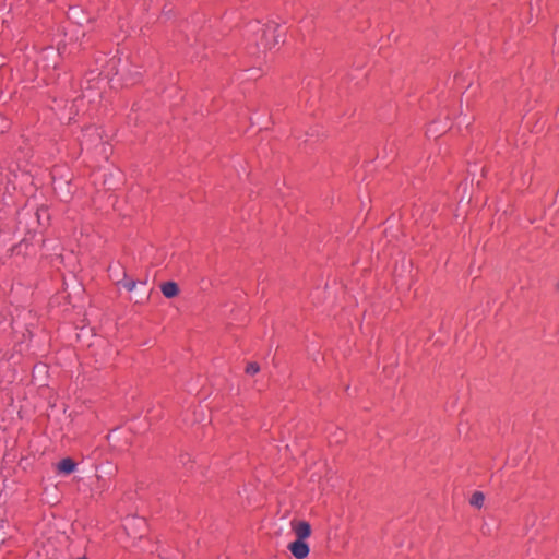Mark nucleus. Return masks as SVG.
<instances>
[{
	"mask_svg": "<svg viewBox=\"0 0 559 559\" xmlns=\"http://www.w3.org/2000/svg\"><path fill=\"white\" fill-rule=\"evenodd\" d=\"M290 527L297 537L296 540H305L311 534V526L306 521L293 520L290 522Z\"/></svg>",
	"mask_w": 559,
	"mask_h": 559,
	"instance_id": "nucleus-1",
	"label": "nucleus"
},
{
	"mask_svg": "<svg viewBox=\"0 0 559 559\" xmlns=\"http://www.w3.org/2000/svg\"><path fill=\"white\" fill-rule=\"evenodd\" d=\"M292 555L297 559H304L309 555V546L305 540H295L288 545Z\"/></svg>",
	"mask_w": 559,
	"mask_h": 559,
	"instance_id": "nucleus-2",
	"label": "nucleus"
},
{
	"mask_svg": "<svg viewBox=\"0 0 559 559\" xmlns=\"http://www.w3.org/2000/svg\"><path fill=\"white\" fill-rule=\"evenodd\" d=\"M277 29H278V26L275 24H271V25L266 26V29L264 31V38H265L264 46L266 48H272L273 46H275L276 44L280 43L281 36L275 35Z\"/></svg>",
	"mask_w": 559,
	"mask_h": 559,
	"instance_id": "nucleus-3",
	"label": "nucleus"
},
{
	"mask_svg": "<svg viewBox=\"0 0 559 559\" xmlns=\"http://www.w3.org/2000/svg\"><path fill=\"white\" fill-rule=\"evenodd\" d=\"M162 293L166 298H174L178 295L179 288L175 282H166L160 286Z\"/></svg>",
	"mask_w": 559,
	"mask_h": 559,
	"instance_id": "nucleus-4",
	"label": "nucleus"
},
{
	"mask_svg": "<svg viewBox=\"0 0 559 559\" xmlns=\"http://www.w3.org/2000/svg\"><path fill=\"white\" fill-rule=\"evenodd\" d=\"M76 464L70 457L61 460L58 464V471L61 474L69 475L74 472Z\"/></svg>",
	"mask_w": 559,
	"mask_h": 559,
	"instance_id": "nucleus-5",
	"label": "nucleus"
},
{
	"mask_svg": "<svg viewBox=\"0 0 559 559\" xmlns=\"http://www.w3.org/2000/svg\"><path fill=\"white\" fill-rule=\"evenodd\" d=\"M485 501V496L480 491H475L471 497V504L476 508H481Z\"/></svg>",
	"mask_w": 559,
	"mask_h": 559,
	"instance_id": "nucleus-6",
	"label": "nucleus"
},
{
	"mask_svg": "<svg viewBox=\"0 0 559 559\" xmlns=\"http://www.w3.org/2000/svg\"><path fill=\"white\" fill-rule=\"evenodd\" d=\"M260 370V367L257 362H249L246 367V372L248 374H255Z\"/></svg>",
	"mask_w": 559,
	"mask_h": 559,
	"instance_id": "nucleus-7",
	"label": "nucleus"
},
{
	"mask_svg": "<svg viewBox=\"0 0 559 559\" xmlns=\"http://www.w3.org/2000/svg\"><path fill=\"white\" fill-rule=\"evenodd\" d=\"M122 285L127 290L131 292L135 288L136 283L133 280H126Z\"/></svg>",
	"mask_w": 559,
	"mask_h": 559,
	"instance_id": "nucleus-8",
	"label": "nucleus"
},
{
	"mask_svg": "<svg viewBox=\"0 0 559 559\" xmlns=\"http://www.w3.org/2000/svg\"><path fill=\"white\" fill-rule=\"evenodd\" d=\"M79 559H86V558H79Z\"/></svg>",
	"mask_w": 559,
	"mask_h": 559,
	"instance_id": "nucleus-9",
	"label": "nucleus"
}]
</instances>
